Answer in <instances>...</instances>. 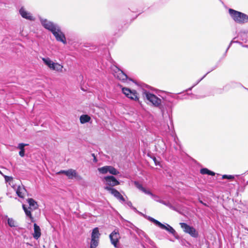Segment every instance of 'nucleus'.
Segmentation results:
<instances>
[{"mask_svg":"<svg viewBox=\"0 0 248 248\" xmlns=\"http://www.w3.org/2000/svg\"><path fill=\"white\" fill-rule=\"evenodd\" d=\"M40 20L42 25L51 32L57 41L61 42L63 44L67 43L65 36L58 24L42 18H40Z\"/></svg>","mask_w":248,"mask_h":248,"instance_id":"f257e3e1","label":"nucleus"},{"mask_svg":"<svg viewBox=\"0 0 248 248\" xmlns=\"http://www.w3.org/2000/svg\"><path fill=\"white\" fill-rule=\"evenodd\" d=\"M229 13L232 19L236 23L243 24L248 22V16L232 9H229Z\"/></svg>","mask_w":248,"mask_h":248,"instance_id":"f03ea898","label":"nucleus"},{"mask_svg":"<svg viewBox=\"0 0 248 248\" xmlns=\"http://www.w3.org/2000/svg\"><path fill=\"white\" fill-rule=\"evenodd\" d=\"M111 69L114 76L119 80L123 82H128L129 81L133 80L130 78H128L127 76L119 68L115 65L111 67Z\"/></svg>","mask_w":248,"mask_h":248,"instance_id":"7ed1b4c3","label":"nucleus"},{"mask_svg":"<svg viewBox=\"0 0 248 248\" xmlns=\"http://www.w3.org/2000/svg\"><path fill=\"white\" fill-rule=\"evenodd\" d=\"M143 97L144 99L151 103L155 107H159L161 105V100L156 95L150 93L149 92L144 91L143 92Z\"/></svg>","mask_w":248,"mask_h":248,"instance_id":"20e7f679","label":"nucleus"},{"mask_svg":"<svg viewBox=\"0 0 248 248\" xmlns=\"http://www.w3.org/2000/svg\"><path fill=\"white\" fill-rule=\"evenodd\" d=\"M180 225L185 233L189 234L193 237H198L199 233L193 227L190 226L186 223L183 222L180 223Z\"/></svg>","mask_w":248,"mask_h":248,"instance_id":"39448f33","label":"nucleus"},{"mask_svg":"<svg viewBox=\"0 0 248 248\" xmlns=\"http://www.w3.org/2000/svg\"><path fill=\"white\" fill-rule=\"evenodd\" d=\"M122 92L125 95L131 100H139L138 94L136 91L130 90L129 88L124 87L122 88Z\"/></svg>","mask_w":248,"mask_h":248,"instance_id":"423d86ee","label":"nucleus"},{"mask_svg":"<svg viewBox=\"0 0 248 248\" xmlns=\"http://www.w3.org/2000/svg\"><path fill=\"white\" fill-rule=\"evenodd\" d=\"M109 238L111 243L115 248H118V243L120 238V235L118 230H114L110 234Z\"/></svg>","mask_w":248,"mask_h":248,"instance_id":"0eeeda50","label":"nucleus"},{"mask_svg":"<svg viewBox=\"0 0 248 248\" xmlns=\"http://www.w3.org/2000/svg\"><path fill=\"white\" fill-rule=\"evenodd\" d=\"M105 189L109 191L110 193L113 195L116 198H117L121 203H124L125 202V199L124 197L120 194V193L116 189L110 186H105Z\"/></svg>","mask_w":248,"mask_h":248,"instance_id":"6e6552de","label":"nucleus"},{"mask_svg":"<svg viewBox=\"0 0 248 248\" xmlns=\"http://www.w3.org/2000/svg\"><path fill=\"white\" fill-rule=\"evenodd\" d=\"M159 227H160L162 229H164L168 231L169 233L173 235V236L176 239H179L180 237L178 234L177 232L175 231V230L170 225L166 224V225L163 224L162 223H160Z\"/></svg>","mask_w":248,"mask_h":248,"instance_id":"1a4fd4ad","label":"nucleus"},{"mask_svg":"<svg viewBox=\"0 0 248 248\" xmlns=\"http://www.w3.org/2000/svg\"><path fill=\"white\" fill-rule=\"evenodd\" d=\"M104 180L106 182V186H113L119 185V181L113 176H108L104 177Z\"/></svg>","mask_w":248,"mask_h":248,"instance_id":"9d476101","label":"nucleus"},{"mask_svg":"<svg viewBox=\"0 0 248 248\" xmlns=\"http://www.w3.org/2000/svg\"><path fill=\"white\" fill-rule=\"evenodd\" d=\"M59 173H63L66 175L69 179H72L73 178H77L78 175L76 170L73 169H69L67 170H61Z\"/></svg>","mask_w":248,"mask_h":248,"instance_id":"9b49d317","label":"nucleus"},{"mask_svg":"<svg viewBox=\"0 0 248 248\" xmlns=\"http://www.w3.org/2000/svg\"><path fill=\"white\" fill-rule=\"evenodd\" d=\"M19 13L21 16L24 18L30 20H33L34 18L31 16V14L30 13L26 11L25 9L23 7H22L20 10Z\"/></svg>","mask_w":248,"mask_h":248,"instance_id":"f8f14e48","label":"nucleus"},{"mask_svg":"<svg viewBox=\"0 0 248 248\" xmlns=\"http://www.w3.org/2000/svg\"><path fill=\"white\" fill-rule=\"evenodd\" d=\"M34 227V233H33V238L37 240L41 235V229L40 227L38 226L36 223H34L33 225Z\"/></svg>","mask_w":248,"mask_h":248,"instance_id":"ddd939ff","label":"nucleus"},{"mask_svg":"<svg viewBox=\"0 0 248 248\" xmlns=\"http://www.w3.org/2000/svg\"><path fill=\"white\" fill-rule=\"evenodd\" d=\"M28 203L30 205L29 208L30 209L35 210L38 208V204L37 202L32 198H29L27 200Z\"/></svg>","mask_w":248,"mask_h":248,"instance_id":"4468645a","label":"nucleus"},{"mask_svg":"<svg viewBox=\"0 0 248 248\" xmlns=\"http://www.w3.org/2000/svg\"><path fill=\"white\" fill-rule=\"evenodd\" d=\"M100 235V234L99 232L98 228H95L93 230L91 235V239H99Z\"/></svg>","mask_w":248,"mask_h":248,"instance_id":"2eb2a0df","label":"nucleus"},{"mask_svg":"<svg viewBox=\"0 0 248 248\" xmlns=\"http://www.w3.org/2000/svg\"><path fill=\"white\" fill-rule=\"evenodd\" d=\"M42 60L44 63L46 64L50 69H52L54 62H53L49 58H43Z\"/></svg>","mask_w":248,"mask_h":248,"instance_id":"dca6fc26","label":"nucleus"},{"mask_svg":"<svg viewBox=\"0 0 248 248\" xmlns=\"http://www.w3.org/2000/svg\"><path fill=\"white\" fill-rule=\"evenodd\" d=\"M25 191L26 189L24 187L18 186L17 188L16 189V193L19 197L23 198L24 197V191Z\"/></svg>","mask_w":248,"mask_h":248,"instance_id":"f3484780","label":"nucleus"},{"mask_svg":"<svg viewBox=\"0 0 248 248\" xmlns=\"http://www.w3.org/2000/svg\"><path fill=\"white\" fill-rule=\"evenodd\" d=\"M200 173L202 174H208L209 175L214 176L215 175V173L213 171H212L207 168H202L200 170Z\"/></svg>","mask_w":248,"mask_h":248,"instance_id":"a211bd4d","label":"nucleus"},{"mask_svg":"<svg viewBox=\"0 0 248 248\" xmlns=\"http://www.w3.org/2000/svg\"><path fill=\"white\" fill-rule=\"evenodd\" d=\"M63 66L58 63L54 62L52 70H55L58 72H62Z\"/></svg>","mask_w":248,"mask_h":248,"instance_id":"6ab92c4d","label":"nucleus"},{"mask_svg":"<svg viewBox=\"0 0 248 248\" xmlns=\"http://www.w3.org/2000/svg\"><path fill=\"white\" fill-rule=\"evenodd\" d=\"M91 118L87 115H82L80 117V121L81 124H85L90 121Z\"/></svg>","mask_w":248,"mask_h":248,"instance_id":"aec40b11","label":"nucleus"},{"mask_svg":"<svg viewBox=\"0 0 248 248\" xmlns=\"http://www.w3.org/2000/svg\"><path fill=\"white\" fill-rule=\"evenodd\" d=\"M160 203L168 206L170 209L174 211H177L176 207L173 206L169 202H166L162 200L161 202H160Z\"/></svg>","mask_w":248,"mask_h":248,"instance_id":"412c9836","label":"nucleus"},{"mask_svg":"<svg viewBox=\"0 0 248 248\" xmlns=\"http://www.w3.org/2000/svg\"><path fill=\"white\" fill-rule=\"evenodd\" d=\"M7 218V223L8 225L11 227H15L16 226V223L14 219L12 218H8L7 216L5 217Z\"/></svg>","mask_w":248,"mask_h":248,"instance_id":"4be33fe9","label":"nucleus"},{"mask_svg":"<svg viewBox=\"0 0 248 248\" xmlns=\"http://www.w3.org/2000/svg\"><path fill=\"white\" fill-rule=\"evenodd\" d=\"M109 166H106L101 168H98V171L100 173L102 174H106L108 172Z\"/></svg>","mask_w":248,"mask_h":248,"instance_id":"5701e85b","label":"nucleus"},{"mask_svg":"<svg viewBox=\"0 0 248 248\" xmlns=\"http://www.w3.org/2000/svg\"><path fill=\"white\" fill-rule=\"evenodd\" d=\"M108 172L112 175H117L119 172L113 167L109 166Z\"/></svg>","mask_w":248,"mask_h":248,"instance_id":"b1692460","label":"nucleus"},{"mask_svg":"<svg viewBox=\"0 0 248 248\" xmlns=\"http://www.w3.org/2000/svg\"><path fill=\"white\" fill-rule=\"evenodd\" d=\"M23 209L27 217H29L31 219H33L32 217L31 211L29 209H27L24 204L22 205Z\"/></svg>","mask_w":248,"mask_h":248,"instance_id":"393cba45","label":"nucleus"},{"mask_svg":"<svg viewBox=\"0 0 248 248\" xmlns=\"http://www.w3.org/2000/svg\"><path fill=\"white\" fill-rule=\"evenodd\" d=\"M217 67V66H215L213 69H212L210 71H209L208 72H207L204 76H203L202 77V78L200 79H199L195 84H194L191 88H189L188 89V90L190 91V90H191V89L194 87L196 85H197L202 79H203L205 76L208 74L211 71L213 70L214 69H215Z\"/></svg>","mask_w":248,"mask_h":248,"instance_id":"a878e982","label":"nucleus"},{"mask_svg":"<svg viewBox=\"0 0 248 248\" xmlns=\"http://www.w3.org/2000/svg\"><path fill=\"white\" fill-rule=\"evenodd\" d=\"M148 219L152 221V222L154 223L156 225H157V226L159 227L160 224L161 223V222H160L159 221H158V220L154 219V218L152 217H148Z\"/></svg>","mask_w":248,"mask_h":248,"instance_id":"bb28decb","label":"nucleus"},{"mask_svg":"<svg viewBox=\"0 0 248 248\" xmlns=\"http://www.w3.org/2000/svg\"><path fill=\"white\" fill-rule=\"evenodd\" d=\"M99 244V239H91V245L95 247H97Z\"/></svg>","mask_w":248,"mask_h":248,"instance_id":"cd10ccee","label":"nucleus"},{"mask_svg":"<svg viewBox=\"0 0 248 248\" xmlns=\"http://www.w3.org/2000/svg\"><path fill=\"white\" fill-rule=\"evenodd\" d=\"M135 185L137 187V188H138L139 190H140L141 191L144 188V187H143L138 182H135Z\"/></svg>","mask_w":248,"mask_h":248,"instance_id":"c85d7f7f","label":"nucleus"},{"mask_svg":"<svg viewBox=\"0 0 248 248\" xmlns=\"http://www.w3.org/2000/svg\"><path fill=\"white\" fill-rule=\"evenodd\" d=\"M152 198L156 202H158L160 203V202H161L162 200H161L159 196L154 195L153 194L152 196H151Z\"/></svg>","mask_w":248,"mask_h":248,"instance_id":"c756f323","label":"nucleus"},{"mask_svg":"<svg viewBox=\"0 0 248 248\" xmlns=\"http://www.w3.org/2000/svg\"><path fill=\"white\" fill-rule=\"evenodd\" d=\"M27 145H28V144L21 143L18 145L17 148L20 149V151L22 150H25L24 149L25 146H27Z\"/></svg>","mask_w":248,"mask_h":248,"instance_id":"7c9ffc66","label":"nucleus"},{"mask_svg":"<svg viewBox=\"0 0 248 248\" xmlns=\"http://www.w3.org/2000/svg\"><path fill=\"white\" fill-rule=\"evenodd\" d=\"M141 234L144 237H145V238H146V241L148 242L149 243L151 244L152 243H153L143 232H141Z\"/></svg>","mask_w":248,"mask_h":248,"instance_id":"2f4dec72","label":"nucleus"},{"mask_svg":"<svg viewBox=\"0 0 248 248\" xmlns=\"http://www.w3.org/2000/svg\"><path fill=\"white\" fill-rule=\"evenodd\" d=\"M233 178L234 176L231 175H223L222 176V179H232Z\"/></svg>","mask_w":248,"mask_h":248,"instance_id":"473e14b6","label":"nucleus"},{"mask_svg":"<svg viewBox=\"0 0 248 248\" xmlns=\"http://www.w3.org/2000/svg\"><path fill=\"white\" fill-rule=\"evenodd\" d=\"M5 180L6 182H10L13 180V177L11 176H8L6 175H3Z\"/></svg>","mask_w":248,"mask_h":248,"instance_id":"72a5a7b5","label":"nucleus"},{"mask_svg":"<svg viewBox=\"0 0 248 248\" xmlns=\"http://www.w3.org/2000/svg\"><path fill=\"white\" fill-rule=\"evenodd\" d=\"M142 192L144 193L145 194H147V195H150L151 196H152L153 195V193L150 191L149 190H148L147 189H146L145 188L143 189V190L142 191Z\"/></svg>","mask_w":248,"mask_h":248,"instance_id":"f704fd0d","label":"nucleus"},{"mask_svg":"<svg viewBox=\"0 0 248 248\" xmlns=\"http://www.w3.org/2000/svg\"><path fill=\"white\" fill-rule=\"evenodd\" d=\"M123 203H124L125 204L127 205V206L130 207L131 208L133 206L132 202L129 201H126V202L125 201V202Z\"/></svg>","mask_w":248,"mask_h":248,"instance_id":"c9c22d12","label":"nucleus"},{"mask_svg":"<svg viewBox=\"0 0 248 248\" xmlns=\"http://www.w3.org/2000/svg\"><path fill=\"white\" fill-rule=\"evenodd\" d=\"M131 209H132L133 211H134L135 212L138 213L139 214L144 216V215H143V214L142 213H141V212H140V211H139L136 209V208H135V207L132 206V208H131Z\"/></svg>","mask_w":248,"mask_h":248,"instance_id":"e433bc0d","label":"nucleus"},{"mask_svg":"<svg viewBox=\"0 0 248 248\" xmlns=\"http://www.w3.org/2000/svg\"><path fill=\"white\" fill-rule=\"evenodd\" d=\"M19 155L20 156L23 157L25 155V150H20L19 152Z\"/></svg>","mask_w":248,"mask_h":248,"instance_id":"4c0bfd02","label":"nucleus"},{"mask_svg":"<svg viewBox=\"0 0 248 248\" xmlns=\"http://www.w3.org/2000/svg\"><path fill=\"white\" fill-rule=\"evenodd\" d=\"M153 160L155 162V165H158L159 163L157 161V160L155 157L154 158Z\"/></svg>","mask_w":248,"mask_h":248,"instance_id":"58836bf2","label":"nucleus"},{"mask_svg":"<svg viewBox=\"0 0 248 248\" xmlns=\"http://www.w3.org/2000/svg\"><path fill=\"white\" fill-rule=\"evenodd\" d=\"M233 42L232 41L229 45V46H228V48H227V50H226V52L228 51V50L229 49V48L230 47V46H231L232 43H233Z\"/></svg>","mask_w":248,"mask_h":248,"instance_id":"ea45409f","label":"nucleus"},{"mask_svg":"<svg viewBox=\"0 0 248 248\" xmlns=\"http://www.w3.org/2000/svg\"><path fill=\"white\" fill-rule=\"evenodd\" d=\"M200 202L204 205V206H207V205L205 203H204L202 201L200 200Z\"/></svg>","mask_w":248,"mask_h":248,"instance_id":"a19ab883","label":"nucleus"},{"mask_svg":"<svg viewBox=\"0 0 248 248\" xmlns=\"http://www.w3.org/2000/svg\"><path fill=\"white\" fill-rule=\"evenodd\" d=\"M92 155H93V156L94 157V162H96V161H97V159H96V157H95V156H94V154H92Z\"/></svg>","mask_w":248,"mask_h":248,"instance_id":"79ce46f5","label":"nucleus"},{"mask_svg":"<svg viewBox=\"0 0 248 248\" xmlns=\"http://www.w3.org/2000/svg\"><path fill=\"white\" fill-rule=\"evenodd\" d=\"M90 248H96V247L93 246V245H90Z\"/></svg>","mask_w":248,"mask_h":248,"instance_id":"37998d69","label":"nucleus"},{"mask_svg":"<svg viewBox=\"0 0 248 248\" xmlns=\"http://www.w3.org/2000/svg\"><path fill=\"white\" fill-rule=\"evenodd\" d=\"M0 173L1 174H2L3 176L4 175L2 173V172H1L0 171Z\"/></svg>","mask_w":248,"mask_h":248,"instance_id":"c03bdc74","label":"nucleus"}]
</instances>
